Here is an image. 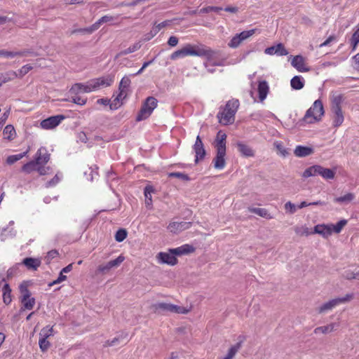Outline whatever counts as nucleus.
Returning a JSON list of instances; mask_svg holds the SVG:
<instances>
[{"instance_id":"nucleus-1","label":"nucleus","mask_w":359,"mask_h":359,"mask_svg":"<svg viewBox=\"0 0 359 359\" xmlns=\"http://www.w3.org/2000/svg\"><path fill=\"white\" fill-rule=\"evenodd\" d=\"M207 59V62L212 66H224L225 58L221 57L219 50H213L205 45L200 44L196 46V55Z\"/></svg>"},{"instance_id":"nucleus-2","label":"nucleus","mask_w":359,"mask_h":359,"mask_svg":"<svg viewBox=\"0 0 359 359\" xmlns=\"http://www.w3.org/2000/svg\"><path fill=\"white\" fill-rule=\"evenodd\" d=\"M239 107V101L233 99L227 102L222 112H219L217 117L219 122L224 125L231 124L234 121L235 114Z\"/></svg>"},{"instance_id":"nucleus-3","label":"nucleus","mask_w":359,"mask_h":359,"mask_svg":"<svg viewBox=\"0 0 359 359\" xmlns=\"http://www.w3.org/2000/svg\"><path fill=\"white\" fill-rule=\"evenodd\" d=\"M325 111L320 100H316L312 106L306 111L302 121L307 123H313L321 119Z\"/></svg>"},{"instance_id":"nucleus-4","label":"nucleus","mask_w":359,"mask_h":359,"mask_svg":"<svg viewBox=\"0 0 359 359\" xmlns=\"http://www.w3.org/2000/svg\"><path fill=\"white\" fill-rule=\"evenodd\" d=\"M158 106V100L154 97H148L142 103L137 114L136 121H142L147 119Z\"/></svg>"},{"instance_id":"nucleus-5","label":"nucleus","mask_w":359,"mask_h":359,"mask_svg":"<svg viewBox=\"0 0 359 359\" xmlns=\"http://www.w3.org/2000/svg\"><path fill=\"white\" fill-rule=\"evenodd\" d=\"M353 294H347L344 297H338V298H335V299L329 300L328 302L323 304L321 306H320L318 308V312L319 313H327V312L332 310L334 308H335L338 305H339L341 304H344V303L350 301L353 298Z\"/></svg>"},{"instance_id":"nucleus-6","label":"nucleus","mask_w":359,"mask_h":359,"mask_svg":"<svg viewBox=\"0 0 359 359\" xmlns=\"http://www.w3.org/2000/svg\"><path fill=\"white\" fill-rule=\"evenodd\" d=\"M188 55H196V46L191 44L186 45L184 48L173 52L170 55V59L175 60L177 58L184 57Z\"/></svg>"},{"instance_id":"nucleus-7","label":"nucleus","mask_w":359,"mask_h":359,"mask_svg":"<svg viewBox=\"0 0 359 359\" xmlns=\"http://www.w3.org/2000/svg\"><path fill=\"white\" fill-rule=\"evenodd\" d=\"M114 76L111 75L90 79L92 83L91 85L93 87L94 91L97 90L101 88L110 86L114 83Z\"/></svg>"},{"instance_id":"nucleus-8","label":"nucleus","mask_w":359,"mask_h":359,"mask_svg":"<svg viewBox=\"0 0 359 359\" xmlns=\"http://www.w3.org/2000/svg\"><path fill=\"white\" fill-rule=\"evenodd\" d=\"M65 118L64 115H56L48 117L41 122V126L46 130L53 129Z\"/></svg>"},{"instance_id":"nucleus-9","label":"nucleus","mask_w":359,"mask_h":359,"mask_svg":"<svg viewBox=\"0 0 359 359\" xmlns=\"http://www.w3.org/2000/svg\"><path fill=\"white\" fill-rule=\"evenodd\" d=\"M193 149L195 152V163H198V161L203 160L205 156L204 145L199 135H198L196 138L195 143L193 146Z\"/></svg>"},{"instance_id":"nucleus-10","label":"nucleus","mask_w":359,"mask_h":359,"mask_svg":"<svg viewBox=\"0 0 359 359\" xmlns=\"http://www.w3.org/2000/svg\"><path fill=\"white\" fill-rule=\"evenodd\" d=\"M91 81L89 80L86 83H76L74 84L70 88L69 92L72 94L78 95L81 93H90L94 91L93 87L91 85Z\"/></svg>"},{"instance_id":"nucleus-11","label":"nucleus","mask_w":359,"mask_h":359,"mask_svg":"<svg viewBox=\"0 0 359 359\" xmlns=\"http://www.w3.org/2000/svg\"><path fill=\"white\" fill-rule=\"evenodd\" d=\"M175 256L177 255L170 252V249H169L168 252H159L157 255V259H158L159 263L174 266L177 262V259Z\"/></svg>"},{"instance_id":"nucleus-12","label":"nucleus","mask_w":359,"mask_h":359,"mask_svg":"<svg viewBox=\"0 0 359 359\" xmlns=\"http://www.w3.org/2000/svg\"><path fill=\"white\" fill-rule=\"evenodd\" d=\"M264 53L269 55L284 56L288 54V51L283 43H279L275 46L266 48L264 50Z\"/></svg>"},{"instance_id":"nucleus-13","label":"nucleus","mask_w":359,"mask_h":359,"mask_svg":"<svg viewBox=\"0 0 359 359\" xmlns=\"http://www.w3.org/2000/svg\"><path fill=\"white\" fill-rule=\"evenodd\" d=\"M14 224L13 221H10L8 225L6 227L0 229V241H5L9 238H13L15 237L17 231L12 226Z\"/></svg>"},{"instance_id":"nucleus-14","label":"nucleus","mask_w":359,"mask_h":359,"mask_svg":"<svg viewBox=\"0 0 359 359\" xmlns=\"http://www.w3.org/2000/svg\"><path fill=\"white\" fill-rule=\"evenodd\" d=\"M226 149H216V156L212 160L214 167L217 170H222L226 165Z\"/></svg>"},{"instance_id":"nucleus-15","label":"nucleus","mask_w":359,"mask_h":359,"mask_svg":"<svg viewBox=\"0 0 359 359\" xmlns=\"http://www.w3.org/2000/svg\"><path fill=\"white\" fill-rule=\"evenodd\" d=\"M50 160V154L46 147H40L36 153L34 161L37 165H45Z\"/></svg>"},{"instance_id":"nucleus-16","label":"nucleus","mask_w":359,"mask_h":359,"mask_svg":"<svg viewBox=\"0 0 359 359\" xmlns=\"http://www.w3.org/2000/svg\"><path fill=\"white\" fill-rule=\"evenodd\" d=\"M344 101V95L337 92L332 91L330 93L331 109H341V104Z\"/></svg>"},{"instance_id":"nucleus-17","label":"nucleus","mask_w":359,"mask_h":359,"mask_svg":"<svg viewBox=\"0 0 359 359\" xmlns=\"http://www.w3.org/2000/svg\"><path fill=\"white\" fill-rule=\"evenodd\" d=\"M112 20H113V18L111 16L104 15L101 18H100L97 22H95L93 25H92L90 27H89L88 28H85V29H80L78 30V32H86L90 34V33L95 32V30H97L102 23L109 22Z\"/></svg>"},{"instance_id":"nucleus-18","label":"nucleus","mask_w":359,"mask_h":359,"mask_svg":"<svg viewBox=\"0 0 359 359\" xmlns=\"http://www.w3.org/2000/svg\"><path fill=\"white\" fill-rule=\"evenodd\" d=\"M130 78L127 76H125L121 79L118 88L120 92L114 100V102L119 101L121 99L126 97V90H128L130 86Z\"/></svg>"},{"instance_id":"nucleus-19","label":"nucleus","mask_w":359,"mask_h":359,"mask_svg":"<svg viewBox=\"0 0 359 359\" xmlns=\"http://www.w3.org/2000/svg\"><path fill=\"white\" fill-rule=\"evenodd\" d=\"M313 233L327 238L332 235V227L330 224H317L314 226Z\"/></svg>"},{"instance_id":"nucleus-20","label":"nucleus","mask_w":359,"mask_h":359,"mask_svg":"<svg viewBox=\"0 0 359 359\" xmlns=\"http://www.w3.org/2000/svg\"><path fill=\"white\" fill-rule=\"evenodd\" d=\"M191 226V222H172L170 223L168 229L170 232L177 233L178 232L188 229Z\"/></svg>"},{"instance_id":"nucleus-21","label":"nucleus","mask_w":359,"mask_h":359,"mask_svg":"<svg viewBox=\"0 0 359 359\" xmlns=\"http://www.w3.org/2000/svg\"><path fill=\"white\" fill-rule=\"evenodd\" d=\"M124 259H125V257L122 255H120L116 259L109 261L106 264L100 265L98 268V270L100 272H103V273L108 271L111 269L120 265L124 261Z\"/></svg>"},{"instance_id":"nucleus-22","label":"nucleus","mask_w":359,"mask_h":359,"mask_svg":"<svg viewBox=\"0 0 359 359\" xmlns=\"http://www.w3.org/2000/svg\"><path fill=\"white\" fill-rule=\"evenodd\" d=\"M4 282V284L2 287V297H3V302L5 304L8 305L12 302V297H11V288L8 283L6 282V278H3L0 282V284Z\"/></svg>"},{"instance_id":"nucleus-23","label":"nucleus","mask_w":359,"mask_h":359,"mask_svg":"<svg viewBox=\"0 0 359 359\" xmlns=\"http://www.w3.org/2000/svg\"><path fill=\"white\" fill-rule=\"evenodd\" d=\"M29 270L36 271L40 266L41 262L39 258L26 257L20 263Z\"/></svg>"},{"instance_id":"nucleus-24","label":"nucleus","mask_w":359,"mask_h":359,"mask_svg":"<svg viewBox=\"0 0 359 359\" xmlns=\"http://www.w3.org/2000/svg\"><path fill=\"white\" fill-rule=\"evenodd\" d=\"M332 116V126L335 128H338L343 123L344 121V116L341 109H331Z\"/></svg>"},{"instance_id":"nucleus-25","label":"nucleus","mask_w":359,"mask_h":359,"mask_svg":"<svg viewBox=\"0 0 359 359\" xmlns=\"http://www.w3.org/2000/svg\"><path fill=\"white\" fill-rule=\"evenodd\" d=\"M226 135L222 130H219L217 133L215 140V147L216 149H226Z\"/></svg>"},{"instance_id":"nucleus-26","label":"nucleus","mask_w":359,"mask_h":359,"mask_svg":"<svg viewBox=\"0 0 359 359\" xmlns=\"http://www.w3.org/2000/svg\"><path fill=\"white\" fill-rule=\"evenodd\" d=\"M291 65L300 72H306L309 70V68L304 66V59L302 55L294 56L291 62Z\"/></svg>"},{"instance_id":"nucleus-27","label":"nucleus","mask_w":359,"mask_h":359,"mask_svg":"<svg viewBox=\"0 0 359 359\" xmlns=\"http://www.w3.org/2000/svg\"><path fill=\"white\" fill-rule=\"evenodd\" d=\"M194 247L189 244H184L178 248L170 249V252H172L173 254H175L177 256L187 255L194 252Z\"/></svg>"},{"instance_id":"nucleus-28","label":"nucleus","mask_w":359,"mask_h":359,"mask_svg":"<svg viewBox=\"0 0 359 359\" xmlns=\"http://www.w3.org/2000/svg\"><path fill=\"white\" fill-rule=\"evenodd\" d=\"M313 149L310 147L298 145L294 150V154L299 158L306 157L313 154Z\"/></svg>"},{"instance_id":"nucleus-29","label":"nucleus","mask_w":359,"mask_h":359,"mask_svg":"<svg viewBox=\"0 0 359 359\" xmlns=\"http://www.w3.org/2000/svg\"><path fill=\"white\" fill-rule=\"evenodd\" d=\"M257 91L260 101L263 102L266 98L269 91L268 83L266 81H259L258 83Z\"/></svg>"},{"instance_id":"nucleus-30","label":"nucleus","mask_w":359,"mask_h":359,"mask_svg":"<svg viewBox=\"0 0 359 359\" xmlns=\"http://www.w3.org/2000/svg\"><path fill=\"white\" fill-rule=\"evenodd\" d=\"M128 333L122 332L118 336L114 337L112 340H107L104 342V346H114L118 345L121 341H123L124 339H126V342L127 343L128 341Z\"/></svg>"},{"instance_id":"nucleus-31","label":"nucleus","mask_w":359,"mask_h":359,"mask_svg":"<svg viewBox=\"0 0 359 359\" xmlns=\"http://www.w3.org/2000/svg\"><path fill=\"white\" fill-rule=\"evenodd\" d=\"M17 77H18V74L16 72L13 70L0 74V87L2 84L11 81Z\"/></svg>"},{"instance_id":"nucleus-32","label":"nucleus","mask_w":359,"mask_h":359,"mask_svg":"<svg viewBox=\"0 0 359 359\" xmlns=\"http://www.w3.org/2000/svg\"><path fill=\"white\" fill-rule=\"evenodd\" d=\"M237 147L239 152L245 157H251L255 155L253 150L249 146L243 142H238Z\"/></svg>"},{"instance_id":"nucleus-33","label":"nucleus","mask_w":359,"mask_h":359,"mask_svg":"<svg viewBox=\"0 0 359 359\" xmlns=\"http://www.w3.org/2000/svg\"><path fill=\"white\" fill-rule=\"evenodd\" d=\"M320 170L319 165L310 166L304 171L302 177L307 178L309 177L318 176L319 175Z\"/></svg>"},{"instance_id":"nucleus-34","label":"nucleus","mask_w":359,"mask_h":359,"mask_svg":"<svg viewBox=\"0 0 359 359\" xmlns=\"http://www.w3.org/2000/svg\"><path fill=\"white\" fill-rule=\"evenodd\" d=\"M292 88L301 90L304 86V79L302 76H294L290 81Z\"/></svg>"},{"instance_id":"nucleus-35","label":"nucleus","mask_w":359,"mask_h":359,"mask_svg":"<svg viewBox=\"0 0 359 359\" xmlns=\"http://www.w3.org/2000/svg\"><path fill=\"white\" fill-rule=\"evenodd\" d=\"M338 326L337 323H330L325 326L318 327L314 330L315 334H318L320 332L323 334L330 333L335 330V328Z\"/></svg>"},{"instance_id":"nucleus-36","label":"nucleus","mask_w":359,"mask_h":359,"mask_svg":"<svg viewBox=\"0 0 359 359\" xmlns=\"http://www.w3.org/2000/svg\"><path fill=\"white\" fill-rule=\"evenodd\" d=\"M320 172L319 175L321 176L325 180H332L334 178L335 172L330 168H325L323 166L320 165Z\"/></svg>"},{"instance_id":"nucleus-37","label":"nucleus","mask_w":359,"mask_h":359,"mask_svg":"<svg viewBox=\"0 0 359 359\" xmlns=\"http://www.w3.org/2000/svg\"><path fill=\"white\" fill-rule=\"evenodd\" d=\"M250 212L255 213L260 217H262L266 219H271L272 216L268 212V210L265 208H249Z\"/></svg>"},{"instance_id":"nucleus-38","label":"nucleus","mask_w":359,"mask_h":359,"mask_svg":"<svg viewBox=\"0 0 359 359\" xmlns=\"http://www.w3.org/2000/svg\"><path fill=\"white\" fill-rule=\"evenodd\" d=\"M3 133L4 138L8 140H13L16 136L15 130L12 125H7Z\"/></svg>"},{"instance_id":"nucleus-39","label":"nucleus","mask_w":359,"mask_h":359,"mask_svg":"<svg viewBox=\"0 0 359 359\" xmlns=\"http://www.w3.org/2000/svg\"><path fill=\"white\" fill-rule=\"evenodd\" d=\"M172 304L165 302H158L153 305V307L156 311L158 312H170Z\"/></svg>"},{"instance_id":"nucleus-40","label":"nucleus","mask_w":359,"mask_h":359,"mask_svg":"<svg viewBox=\"0 0 359 359\" xmlns=\"http://www.w3.org/2000/svg\"><path fill=\"white\" fill-rule=\"evenodd\" d=\"M241 342L236 343L229 349L227 354L222 359H232L241 348Z\"/></svg>"},{"instance_id":"nucleus-41","label":"nucleus","mask_w":359,"mask_h":359,"mask_svg":"<svg viewBox=\"0 0 359 359\" xmlns=\"http://www.w3.org/2000/svg\"><path fill=\"white\" fill-rule=\"evenodd\" d=\"M25 52L22 51H8L5 50H0V57L7 58H13L15 56H24Z\"/></svg>"},{"instance_id":"nucleus-42","label":"nucleus","mask_w":359,"mask_h":359,"mask_svg":"<svg viewBox=\"0 0 359 359\" xmlns=\"http://www.w3.org/2000/svg\"><path fill=\"white\" fill-rule=\"evenodd\" d=\"M27 153H28V151H26L25 152L20 153L18 154L11 155V156H8V158L6 159V163L9 165H12V164L15 163V162L18 161L19 160L22 159L24 156H25L27 155Z\"/></svg>"},{"instance_id":"nucleus-43","label":"nucleus","mask_w":359,"mask_h":359,"mask_svg":"<svg viewBox=\"0 0 359 359\" xmlns=\"http://www.w3.org/2000/svg\"><path fill=\"white\" fill-rule=\"evenodd\" d=\"M153 192V189L151 187H146L144 188V196H145V203L147 208L151 206L152 205V199H151V193Z\"/></svg>"},{"instance_id":"nucleus-44","label":"nucleus","mask_w":359,"mask_h":359,"mask_svg":"<svg viewBox=\"0 0 359 359\" xmlns=\"http://www.w3.org/2000/svg\"><path fill=\"white\" fill-rule=\"evenodd\" d=\"M21 303L25 309L32 310L35 305V299L34 297H31V296L27 299H25V300L24 298H21Z\"/></svg>"},{"instance_id":"nucleus-45","label":"nucleus","mask_w":359,"mask_h":359,"mask_svg":"<svg viewBox=\"0 0 359 359\" xmlns=\"http://www.w3.org/2000/svg\"><path fill=\"white\" fill-rule=\"evenodd\" d=\"M22 266L20 263H16L14 266L9 268L7 271V278L9 279L13 276L17 275L20 272V267Z\"/></svg>"},{"instance_id":"nucleus-46","label":"nucleus","mask_w":359,"mask_h":359,"mask_svg":"<svg viewBox=\"0 0 359 359\" xmlns=\"http://www.w3.org/2000/svg\"><path fill=\"white\" fill-rule=\"evenodd\" d=\"M22 170L27 173H30L34 170L37 171V165L34 161H31L27 163H25L22 168Z\"/></svg>"},{"instance_id":"nucleus-47","label":"nucleus","mask_w":359,"mask_h":359,"mask_svg":"<svg viewBox=\"0 0 359 359\" xmlns=\"http://www.w3.org/2000/svg\"><path fill=\"white\" fill-rule=\"evenodd\" d=\"M53 335V327L50 326H46L42 328L39 332V337H42L44 339H48V337Z\"/></svg>"},{"instance_id":"nucleus-48","label":"nucleus","mask_w":359,"mask_h":359,"mask_svg":"<svg viewBox=\"0 0 359 359\" xmlns=\"http://www.w3.org/2000/svg\"><path fill=\"white\" fill-rule=\"evenodd\" d=\"M274 147L276 148L279 154L283 157L287 156L289 154L287 149L285 148L281 142H275Z\"/></svg>"},{"instance_id":"nucleus-49","label":"nucleus","mask_w":359,"mask_h":359,"mask_svg":"<svg viewBox=\"0 0 359 359\" xmlns=\"http://www.w3.org/2000/svg\"><path fill=\"white\" fill-rule=\"evenodd\" d=\"M347 224L346 219H341L336 224H330L332 227V233H339L341 231L344 226Z\"/></svg>"},{"instance_id":"nucleus-50","label":"nucleus","mask_w":359,"mask_h":359,"mask_svg":"<svg viewBox=\"0 0 359 359\" xmlns=\"http://www.w3.org/2000/svg\"><path fill=\"white\" fill-rule=\"evenodd\" d=\"M169 21H163L158 25H154L151 30V37H154L163 27L168 25Z\"/></svg>"},{"instance_id":"nucleus-51","label":"nucleus","mask_w":359,"mask_h":359,"mask_svg":"<svg viewBox=\"0 0 359 359\" xmlns=\"http://www.w3.org/2000/svg\"><path fill=\"white\" fill-rule=\"evenodd\" d=\"M140 47H141V45H140V43L139 42L138 43H135L133 46H130L128 48L122 50L118 54V55H128V54L134 53L136 50H139L140 48Z\"/></svg>"},{"instance_id":"nucleus-52","label":"nucleus","mask_w":359,"mask_h":359,"mask_svg":"<svg viewBox=\"0 0 359 359\" xmlns=\"http://www.w3.org/2000/svg\"><path fill=\"white\" fill-rule=\"evenodd\" d=\"M168 175L169 177H177V178L181 179L183 181H189V180H190L189 176L188 175L185 174V173H183V172H169L168 174Z\"/></svg>"},{"instance_id":"nucleus-53","label":"nucleus","mask_w":359,"mask_h":359,"mask_svg":"<svg viewBox=\"0 0 359 359\" xmlns=\"http://www.w3.org/2000/svg\"><path fill=\"white\" fill-rule=\"evenodd\" d=\"M170 306L171 307L170 313L185 314L187 313L189 311L183 306H180L172 304V306Z\"/></svg>"},{"instance_id":"nucleus-54","label":"nucleus","mask_w":359,"mask_h":359,"mask_svg":"<svg viewBox=\"0 0 359 359\" xmlns=\"http://www.w3.org/2000/svg\"><path fill=\"white\" fill-rule=\"evenodd\" d=\"M127 237V231L124 229H118L115 234V239L117 242H122Z\"/></svg>"},{"instance_id":"nucleus-55","label":"nucleus","mask_w":359,"mask_h":359,"mask_svg":"<svg viewBox=\"0 0 359 359\" xmlns=\"http://www.w3.org/2000/svg\"><path fill=\"white\" fill-rule=\"evenodd\" d=\"M39 345L41 351L42 352H45L50 346V343L47 340V339L39 337Z\"/></svg>"},{"instance_id":"nucleus-56","label":"nucleus","mask_w":359,"mask_h":359,"mask_svg":"<svg viewBox=\"0 0 359 359\" xmlns=\"http://www.w3.org/2000/svg\"><path fill=\"white\" fill-rule=\"evenodd\" d=\"M61 178H62V175H60H60L58 173L56 174L53 179H51L50 180L48 181L46 183L45 187L46 188L55 187L56 184H57L59 183Z\"/></svg>"},{"instance_id":"nucleus-57","label":"nucleus","mask_w":359,"mask_h":359,"mask_svg":"<svg viewBox=\"0 0 359 359\" xmlns=\"http://www.w3.org/2000/svg\"><path fill=\"white\" fill-rule=\"evenodd\" d=\"M19 290L22 294L21 298H24L25 300V299H27L28 297H29L31 296V293L29 291L27 285H25L24 283L20 284L19 286Z\"/></svg>"},{"instance_id":"nucleus-58","label":"nucleus","mask_w":359,"mask_h":359,"mask_svg":"<svg viewBox=\"0 0 359 359\" xmlns=\"http://www.w3.org/2000/svg\"><path fill=\"white\" fill-rule=\"evenodd\" d=\"M353 198H354V196L353 194L348 193V194H345L344 196L336 198L334 199V201L338 203H346V202H350L351 201H352L353 199Z\"/></svg>"},{"instance_id":"nucleus-59","label":"nucleus","mask_w":359,"mask_h":359,"mask_svg":"<svg viewBox=\"0 0 359 359\" xmlns=\"http://www.w3.org/2000/svg\"><path fill=\"white\" fill-rule=\"evenodd\" d=\"M242 41L236 34L229 42L228 46L231 48H236L239 46Z\"/></svg>"},{"instance_id":"nucleus-60","label":"nucleus","mask_w":359,"mask_h":359,"mask_svg":"<svg viewBox=\"0 0 359 359\" xmlns=\"http://www.w3.org/2000/svg\"><path fill=\"white\" fill-rule=\"evenodd\" d=\"M255 33V29H250L247 31H243L239 34H237L238 36L240 37L241 40L243 41L244 40L247 39L250 36H252Z\"/></svg>"},{"instance_id":"nucleus-61","label":"nucleus","mask_w":359,"mask_h":359,"mask_svg":"<svg viewBox=\"0 0 359 359\" xmlns=\"http://www.w3.org/2000/svg\"><path fill=\"white\" fill-rule=\"evenodd\" d=\"M356 275H357V271H353L348 269V270L345 271L342 276L345 279L351 280L356 279V277H357Z\"/></svg>"},{"instance_id":"nucleus-62","label":"nucleus","mask_w":359,"mask_h":359,"mask_svg":"<svg viewBox=\"0 0 359 359\" xmlns=\"http://www.w3.org/2000/svg\"><path fill=\"white\" fill-rule=\"evenodd\" d=\"M72 102L76 104L83 106V105L86 104V103L87 102V99L83 98V97L76 95L75 96L72 97Z\"/></svg>"},{"instance_id":"nucleus-63","label":"nucleus","mask_w":359,"mask_h":359,"mask_svg":"<svg viewBox=\"0 0 359 359\" xmlns=\"http://www.w3.org/2000/svg\"><path fill=\"white\" fill-rule=\"evenodd\" d=\"M32 69V67L31 65H26L22 66L18 70V73H17V74H18L19 77H22L23 76L27 74Z\"/></svg>"},{"instance_id":"nucleus-64","label":"nucleus","mask_w":359,"mask_h":359,"mask_svg":"<svg viewBox=\"0 0 359 359\" xmlns=\"http://www.w3.org/2000/svg\"><path fill=\"white\" fill-rule=\"evenodd\" d=\"M44 165H37V171L40 175H46L49 174L51 170L49 166L44 167Z\"/></svg>"}]
</instances>
